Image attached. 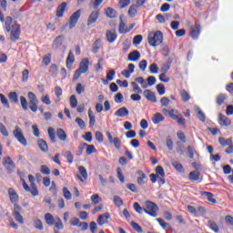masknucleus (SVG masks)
<instances>
[{
    "label": "nucleus",
    "mask_w": 233,
    "mask_h": 233,
    "mask_svg": "<svg viewBox=\"0 0 233 233\" xmlns=\"http://www.w3.org/2000/svg\"><path fill=\"white\" fill-rule=\"evenodd\" d=\"M5 30L6 32H10V39L13 42H15L19 39V36L21 35V25L17 24V22H14V19L12 16H7L5 18Z\"/></svg>",
    "instance_id": "nucleus-1"
},
{
    "label": "nucleus",
    "mask_w": 233,
    "mask_h": 233,
    "mask_svg": "<svg viewBox=\"0 0 233 233\" xmlns=\"http://www.w3.org/2000/svg\"><path fill=\"white\" fill-rule=\"evenodd\" d=\"M27 97L29 99V103L26 100V97L25 96H20V105L23 108V110H28V105L31 112H37V104L39 103V100L37 99V96L34 94V92H28L27 93Z\"/></svg>",
    "instance_id": "nucleus-2"
},
{
    "label": "nucleus",
    "mask_w": 233,
    "mask_h": 233,
    "mask_svg": "<svg viewBox=\"0 0 233 233\" xmlns=\"http://www.w3.org/2000/svg\"><path fill=\"white\" fill-rule=\"evenodd\" d=\"M147 42L150 46H159L163 43V32H150L147 36Z\"/></svg>",
    "instance_id": "nucleus-3"
},
{
    "label": "nucleus",
    "mask_w": 233,
    "mask_h": 233,
    "mask_svg": "<svg viewBox=\"0 0 233 233\" xmlns=\"http://www.w3.org/2000/svg\"><path fill=\"white\" fill-rule=\"evenodd\" d=\"M89 66L90 61L88 58H83L80 62L79 68L75 72L73 79L76 81V79H79V77H81V74H86Z\"/></svg>",
    "instance_id": "nucleus-4"
},
{
    "label": "nucleus",
    "mask_w": 233,
    "mask_h": 233,
    "mask_svg": "<svg viewBox=\"0 0 233 233\" xmlns=\"http://www.w3.org/2000/svg\"><path fill=\"white\" fill-rule=\"evenodd\" d=\"M145 206L147 208H144L145 214L151 216V218H157V210H159V207H157V204L147 200L145 202Z\"/></svg>",
    "instance_id": "nucleus-5"
},
{
    "label": "nucleus",
    "mask_w": 233,
    "mask_h": 233,
    "mask_svg": "<svg viewBox=\"0 0 233 233\" xmlns=\"http://www.w3.org/2000/svg\"><path fill=\"white\" fill-rule=\"evenodd\" d=\"M135 81L141 85V88H148V86H154L156 85V76H150L147 77V82L145 80L143 76H138L135 78Z\"/></svg>",
    "instance_id": "nucleus-6"
},
{
    "label": "nucleus",
    "mask_w": 233,
    "mask_h": 233,
    "mask_svg": "<svg viewBox=\"0 0 233 233\" xmlns=\"http://www.w3.org/2000/svg\"><path fill=\"white\" fill-rule=\"evenodd\" d=\"M65 39L66 37L64 35L56 36L52 43V49L59 50L61 48L63 54H65V52H66V46H63V43H65Z\"/></svg>",
    "instance_id": "nucleus-7"
},
{
    "label": "nucleus",
    "mask_w": 233,
    "mask_h": 233,
    "mask_svg": "<svg viewBox=\"0 0 233 233\" xmlns=\"http://www.w3.org/2000/svg\"><path fill=\"white\" fill-rule=\"evenodd\" d=\"M13 136H15V139L20 143V145H23L24 147H26L28 145V142L26 141V138H25V135H23V130L19 126H15V130L13 131Z\"/></svg>",
    "instance_id": "nucleus-8"
},
{
    "label": "nucleus",
    "mask_w": 233,
    "mask_h": 233,
    "mask_svg": "<svg viewBox=\"0 0 233 233\" xmlns=\"http://www.w3.org/2000/svg\"><path fill=\"white\" fill-rule=\"evenodd\" d=\"M22 186L25 192H30L34 197L39 196V189H37V185L31 184V186L28 187V184H26L25 178H22Z\"/></svg>",
    "instance_id": "nucleus-9"
},
{
    "label": "nucleus",
    "mask_w": 233,
    "mask_h": 233,
    "mask_svg": "<svg viewBox=\"0 0 233 233\" xmlns=\"http://www.w3.org/2000/svg\"><path fill=\"white\" fill-rule=\"evenodd\" d=\"M79 17H81V11L77 10L69 18V28L72 30L79 21Z\"/></svg>",
    "instance_id": "nucleus-10"
},
{
    "label": "nucleus",
    "mask_w": 233,
    "mask_h": 233,
    "mask_svg": "<svg viewBox=\"0 0 233 233\" xmlns=\"http://www.w3.org/2000/svg\"><path fill=\"white\" fill-rule=\"evenodd\" d=\"M76 176L82 183H85V181L88 179V172H86V168L83 166L78 167V173Z\"/></svg>",
    "instance_id": "nucleus-11"
},
{
    "label": "nucleus",
    "mask_w": 233,
    "mask_h": 233,
    "mask_svg": "<svg viewBox=\"0 0 233 233\" xmlns=\"http://www.w3.org/2000/svg\"><path fill=\"white\" fill-rule=\"evenodd\" d=\"M199 34H201V25H199V24H196L195 26L190 28L189 35L192 39H198V37H199Z\"/></svg>",
    "instance_id": "nucleus-12"
},
{
    "label": "nucleus",
    "mask_w": 233,
    "mask_h": 233,
    "mask_svg": "<svg viewBox=\"0 0 233 233\" xmlns=\"http://www.w3.org/2000/svg\"><path fill=\"white\" fill-rule=\"evenodd\" d=\"M144 97H146L147 101H151V103H157L156 94H154V92H152L150 89L144 90Z\"/></svg>",
    "instance_id": "nucleus-13"
},
{
    "label": "nucleus",
    "mask_w": 233,
    "mask_h": 233,
    "mask_svg": "<svg viewBox=\"0 0 233 233\" xmlns=\"http://www.w3.org/2000/svg\"><path fill=\"white\" fill-rule=\"evenodd\" d=\"M106 37L108 43H115L116 39H117V33L114 29L107 30L106 32Z\"/></svg>",
    "instance_id": "nucleus-14"
},
{
    "label": "nucleus",
    "mask_w": 233,
    "mask_h": 233,
    "mask_svg": "<svg viewBox=\"0 0 233 233\" xmlns=\"http://www.w3.org/2000/svg\"><path fill=\"white\" fill-rule=\"evenodd\" d=\"M139 59H141V53L137 50L129 53L127 56V60L132 61L133 63L139 61Z\"/></svg>",
    "instance_id": "nucleus-15"
},
{
    "label": "nucleus",
    "mask_w": 233,
    "mask_h": 233,
    "mask_svg": "<svg viewBox=\"0 0 233 233\" xmlns=\"http://www.w3.org/2000/svg\"><path fill=\"white\" fill-rule=\"evenodd\" d=\"M99 18V13L97 11H93L87 19V26H90L96 23L97 19Z\"/></svg>",
    "instance_id": "nucleus-16"
},
{
    "label": "nucleus",
    "mask_w": 233,
    "mask_h": 233,
    "mask_svg": "<svg viewBox=\"0 0 233 233\" xmlns=\"http://www.w3.org/2000/svg\"><path fill=\"white\" fill-rule=\"evenodd\" d=\"M66 6H67L66 2H63L57 6L56 13V17L60 18V17H63V15H65V10H66Z\"/></svg>",
    "instance_id": "nucleus-17"
},
{
    "label": "nucleus",
    "mask_w": 233,
    "mask_h": 233,
    "mask_svg": "<svg viewBox=\"0 0 233 233\" xmlns=\"http://www.w3.org/2000/svg\"><path fill=\"white\" fill-rule=\"evenodd\" d=\"M218 124L220 127H230V121L228 120V117L223 114L218 115Z\"/></svg>",
    "instance_id": "nucleus-18"
},
{
    "label": "nucleus",
    "mask_w": 233,
    "mask_h": 233,
    "mask_svg": "<svg viewBox=\"0 0 233 233\" xmlns=\"http://www.w3.org/2000/svg\"><path fill=\"white\" fill-rule=\"evenodd\" d=\"M128 114H130V111H128V108L125 106L120 107L115 112V116H116L117 117H127Z\"/></svg>",
    "instance_id": "nucleus-19"
},
{
    "label": "nucleus",
    "mask_w": 233,
    "mask_h": 233,
    "mask_svg": "<svg viewBox=\"0 0 233 233\" xmlns=\"http://www.w3.org/2000/svg\"><path fill=\"white\" fill-rule=\"evenodd\" d=\"M8 194L11 203H17V201L19 200V196L17 195V192H15L14 188L10 187L8 189Z\"/></svg>",
    "instance_id": "nucleus-20"
},
{
    "label": "nucleus",
    "mask_w": 233,
    "mask_h": 233,
    "mask_svg": "<svg viewBox=\"0 0 233 233\" xmlns=\"http://www.w3.org/2000/svg\"><path fill=\"white\" fill-rule=\"evenodd\" d=\"M109 218H110V213L102 214L98 217L97 223L101 227L105 225V223H107Z\"/></svg>",
    "instance_id": "nucleus-21"
},
{
    "label": "nucleus",
    "mask_w": 233,
    "mask_h": 233,
    "mask_svg": "<svg viewBox=\"0 0 233 233\" xmlns=\"http://www.w3.org/2000/svg\"><path fill=\"white\" fill-rule=\"evenodd\" d=\"M37 145L42 152H48V144H46V141H45V139H38Z\"/></svg>",
    "instance_id": "nucleus-22"
},
{
    "label": "nucleus",
    "mask_w": 233,
    "mask_h": 233,
    "mask_svg": "<svg viewBox=\"0 0 233 233\" xmlns=\"http://www.w3.org/2000/svg\"><path fill=\"white\" fill-rule=\"evenodd\" d=\"M152 121H153L154 125L163 123V121H165V116H163V115H161V113H156L152 118Z\"/></svg>",
    "instance_id": "nucleus-23"
},
{
    "label": "nucleus",
    "mask_w": 233,
    "mask_h": 233,
    "mask_svg": "<svg viewBox=\"0 0 233 233\" xmlns=\"http://www.w3.org/2000/svg\"><path fill=\"white\" fill-rule=\"evenodd\" d=\"M201 196H203V198H207L208 201H210L211 203H218V200H216V198H214V195L210 192H207V191H203L201 193Z\"/></svg>",
    "instance_id": "nucleus-24"
},
{
    "label": "nucleus",
    "mask_w": 233,
    "mask_h": 233,
    "mask_svg": "<svg viewBox=\"0 0 233 233\" xmlns=\"http://www.w3.org/2000/svg\"><path fill=\"white\" fill-rule=\"evenodd\" d=\"M74 61H76V58L74 57V53H72V51H69L66 58L67 68H72V65H74Z\"/></svg>",
    "instance_id": "nucleus-25"
},
{
    "label": "nucleus",
    "mask_w": 233,
    "mask_h": 233,
    "mask_svg": "<svg viewBox=\"0 0 233 233\" xmlns=\"http://www.w3.org/2000/svg\"><path fill=\"white\" fill-rule=\"evenodd\" d=\"M137 174H138V176H140L137 179V184L143 185L145 183V179H147V174H145L142 170H137Z\"/></svg>",
    "instance_id": "nucleus-26"
},
{
    "label": "nucleus",
    "mask_w": 233,
    "mask_h": 233,
    "mask_svg": "<svg viewBox=\"0 0 233 233\" xmlns=\"http://www.w3.org/2000/svg\"><path fill=\"white\" fill-rule=\"evenodd\" d=\"M55 95L56 96L55 103H59V101H61V96H63V89L60 86H56L55 87Z\"/></svg>",
    "instance_id": "nucleus-27"
},
{
    "label": "nucleus",
    "mask_w": 233,
    "mask_h": 233,
    "mask_svg": "<svg viewBox=\"0 0 233 233\" xmlns=\"http://www.w3.org/2000/svg\"><path fill=\"white\" fill-rule=\"evenodd\" d=\"M118 32L119 34H128V32H130V29L127 27V25L125 24V22H123V20L120 21Z\"/></svg>",
    "instance_id": "nucleus-28"
},
{
    "label": "nucleus",
    "mask_w": 233,
    "mask_h": 233,
    "mask_svg": "<svg viewBox=\"0 0 233 233\" xmlns=\"http://www.w3.org/2000/svg\"><path fill=\"white\" fill-rule=\"evenodd\" d=\"M45 220H46V223L47 225H49L50 227H52V225H54V221H56V218H54V216L50 213H46L45 216Z\"/></svg>",
    "instance_id": "nucleus-29"
},
{
    "label": "nucleus",
    "mask_w": 233,
    "mask_h": 233,
    "mask_svg": "<svg viewBox=\"0 0 233 233\" xmlns=\"http://www.w3.org/2000/svg\"><path fill=\"white\" fill-rule=\"evenodd\" d=\"M157 221L164 230H170L172 228L170 224L167 223L163 218H157Z\"/></svg>",
    "instance_id": "nucleus-30"
},
{
    "label": "nucleus",
    "mask_w": 233,
    "mask_h": 233,
    "mask_svg": "<svg viewBox=\"0 0 233 233\" xmlns=\"http://www.w3.org/2000/svg\"><path fill=\"white\" fill-rule=\"evenodd\" d=\"M226 100H227V95L223 93H220L216 97L217 105H218V106H221V105H223V103H225Z\"/></svg>",
    "instance_id": "nucleus-31"
},
{
    "label": "nucleus",
    "mask_w": 233,
    "mask_h": 233,
    "mask_svg": "<svg viewBox=\"0 0 233 233\" xmlns=\"http://www.w3.org/2000/svg\"><path fill=\"white\" fill-rule=\"evenodd\" d=\"M8 97L11 103H14L15 105H16V103H19V96H17L16 92H10Z\"/></svg>",
    "instance_id": "nucleus-32"
},
{
    "label": "nucleus",
    "mask_w": 233,
    "mask_h": 233,
    "mask_svg": "<svg viewBox=\"0 0 233 233\" xmlns=\"http://www.w3.org/2000/svg\"><path fill=\"white\" fill-rule=\"evenodd\" d=\"M106 15H107V17H110V19H114L115 17H117V12H116V10L112 7H108L106 10Z\"/></svg>",
    "instance_id": "nucleus-33"
},
{
    "label": "nucleus",
    "mask_w": 233,
    "mask_h": 233,
    "mask_svg": "<svg viewBox=\"0 0 233 233\" xmlns=\"http://www.w3.org/2000/svg\"><path fill=\"white\" fill-rule=\"evenodd\" d=\"M56 136L60 139V141H66V133L63 128H58L56 130Z\"/></svg>",
    "instance_id": "nucleus-34"
},
{
    "label": "nucleus",
    "mask_w": 233,
    "mask_h": 233,
    "mask_svg": "<svg viewBox=\"0 0 233 233\" xmlns=\"http://www.w3.org/2000/svg\"><path fill=\"white\" fill-rule=\"evenodd\" d=\"M88 117H89V127H94L96 125V116L92 109H88Z\"/></svg>",
    "instance_id": "nucleus-35"
},
{
    "label": "nucleus",
    "mask_w": 233,
    "mask_h": 233,
    "mask_svg": "<svg viewBox=\"0 0 233 233\" xmlns=\"http://www.w3.org/2000/svg\"><path fill=\"white\" fill-rule=\"evenodd\" d=\"M218 143L221 147H228V145H232V138L226 139L225 137H219Z\"/></svg>",
    "instance_id": "nucleus-36"
},
{
    "label": "nucleus",
    "mask_w": 233,
    "mask_h": 233,
    "mask_svg": "<svg viewBox=\"0 0 233 233\" xmlns=\"http://www.w3.org/2000/svg\"><path fill=\"white\" fill-rule=\"evenodd\" d=\"M189 181H198L199 180V173L198 171H191L188 175Z\"/></svg>",
    "instance_id": "nucleus-37"
},
{
    "label": "nucleus",
    "mask_w": 233,
    "mask_h": 233,
    "mask_svg": "<svg viewBox=\"0 0 233 233\" xmlns=\"http://www.w3.org/2000/svg\"><path fill=\"white\" fill-rule=\"evenodd\" d=\"M99 48H101V39H96L93 44L92 53L97 54V52H99Z\"/></svg>",
    "instance_id": "nucleus-38"
},
{
    "label": "nucleus",
    "mask_w": 233,
    "mask_h": 233,
    "mask_svg": "<svg viewBox=\"0 0 233 233\" xmlns=\"http://www.w3.org/2000/svg\"><path fill=\"white\" fill-rule=\"evenodd\" d=\"M131 86L133 88V92L135 94H143V89L139 87V85H137V82H131Z\"/></svg>",
    "instance_id": "nucleus-39"
},
{
    "label": "nucleus",
    "mask_w": 233,
    "mask_h": 233,
    "mask_svg": "<svg viewBox=\"0 0 233 233\" xmlns=\"http://www.w3.org/2000/svg\"><path fill=\"white\" fill-rule=\"evenodd\" d=\"M138 6L139 5H130V7L128 9V15H130V17H136V14H137Z\"/></svg>",
    "instance_id": "nucleus-40"
},
{
    "label": "nucleus",
    "mask_w": 233,
    "mask_h": 233,
    "mask_svg": "<svg viewBox=\"0 0 233 233\" xmlns=\"http://www.w3.org/2000/svg\"><path fill=\"white\" fill-rule=\"evenodd\" d=\"M85 147H86V154L87 156H90L91 154H94L95 152H97V150L96 149V147L94 145H86V143L84 144Z\"/></svg>",
    "instance_id": "nucleus-41"
},
{
    "label": "nucleus",
    "mask_w": 233,
    "mask_h": 233,
    "mask_svg": "<svg viewBox=\"0 0 233 233\" xmlns=\"http://www.w3.org/2000/svg\"><path fill=\"white\" fill-rule=\"evenodd\" d=\"M180 96L184 103H187V101L190 100V95L188 94V92H187V90L180 91Z\"/></svg>",
    "instance_id": "nucleus-42"
},
{
    "label": "nucleus",
    "mask_w": 233,
    "mask_h": 233,
    "mask_svg": "<svg viewBox=\"0 0 233 233\" xmlns=\"http://www.w3.org/2000/svg\"><path fill=\"white\" fill-rule=\"evenodd\" d=\"M208 227L210 228V230H213V232H219V227L218 226V224L212 220L208 221Z\"/></svg>",
    "instance_id": "nucleus-43"
},
{
    "label": "nucleus",
    "mask_w": 233,
    "mask_h": 233,
    "mask_svg": "<svg viewBox=\"0 0 233 233\" xmlns=\"http://www.w3.org/2000/svg\"><path fill=\"white\" fill-rule=\"evenodd\" d=\"M0 101L2 103V105H4V106H5V108H10V103L8 102V98H6V96H5V95L0 93Z\"/></svg>",
    "instance_id": "nucleus-44"
},
{
    "label": "nucleus",
    "mask_w": 233,
    "mask_h": 233,
    "mask_svg": "<svg viewBox=\"0 0 233 233\" xmlns=\"http://www.w3.org/2000/svg\"><path fill=\"white\" fill-rule=\"evenodd\" d=\"M34 227L37 230H43V228H45V227L43 226V222L39 218L34 220Z\"/></svg>",
    "instance_id": "nucleus-45"
},
{
    "label": "nucleus",
    "mask_w": 233,
    "mask_h": 233,
    "mask_svg": "<svg viewBox=\"0 0 233 233\" xmlns=\"http://www.w3.org/2000/svg\"><path fill=\"white\" fill-rule=\"evenodd\" d=\"M113 203H115L116 207H123V198H121L119 196H114Z\"/></svg>",
    "instance_id": "nucleus-46"
},
{
    "label": "nucleus",
    "mask_w": 233,
    "mask_h": 233,
    "mask_svg": "<svg viewBox=\"0 0 233 233\" xmlns=\"http://www.w3.org/2000/svg\"><path fill=\"white\" fill-rule=\"evenodd\" d=\"M0 133L2 134V136H4L5 137H8V136L10 135L8 133V129H6V126H5L3 123L0 122Z\"/></svg>",
    "instance_id": "nucleus-47"
},
{
    "label": "nucleus",
    "mask_w": 233,
    "mask_h": 233,
    "mask_svg": "<svg viewBox=\"0 0 233 233\" xmlns=\"http://www.w3.org/2000/svg\"><path fill=\"white\" fill-rule=\"evenodd\" d=\"M47 132H48V136L50 137L51 142L56 143V133H55L54 127H48Z\"/></svg>",
    "instance_id": "nucleus-48"
},
{
    "label": "nucleus",
    "mask_w": 233,
    "mask_h": 233,
    "mask_svg": "<svg viewBox=\"0 0 233 233\" xmlns=\"http://www.w3.org/2000/svg\"><path fill=\"white\" fill-rule=\"evenodd\" d=\"M115 76H116V70L110 69L109 71H107L106 78L107 79V81H114Z\"/></svg>",
    "instance_id": "nucleus-49"
},
{
    "label": "nucleus",
    "mask_w": 233,
    "mask_h": 233,
    "mask_svg": "<svg viewBox=\"0 0 233 233\" xmlns=\"http://www.w3.org/2000/svg\"><path fill=\"white\" fill-rule=\"evenodd\" d=\"M196 112L198 113V119L202 122H205L206 119H207V116H205V113H203V111L201 110V108L199 107H197L196 108Z\"/></svg>",
    "instance_id": "nucleus-50"
},
{
    "label": "nucleus",
    "mask_w": 233,
    "mask_h": 233,
    "mask_svg": "<svg viewBox=\"0 0 233 233\" xmlns=\"http://www.w3.org/2000/svg\"><path fill=\"white\" fill-rule=\"evenodd\" d=\"M54 225L56 228H58L59 230H63V228H65V226L63 225V221L61 220L60 218H56V222H54Z\"/></svg>",
    "instance_id": "nucleus-51"
},
{
    "label": "nucleus",
    "mask_w": 233,
    "mask_h": 233,
    "mask_svg": "<svg viewBox=\"0 0 233 233\" xmlns=\"http://www.w3.org/2000/svg\"><path fill=\"white\" fill-rule=\"evenodd\" d=\"M71 108H76L77 106V97L76 95H72L69 99Z\"/></svg>",
    "instance_id": "nucleus-52"
},
{
    "label": "nucleus",
    "mask_w": 233,
    "mask_h": 233,
    "mask_svg": "<svg viewBox=\"0 0 233 233\" xmlns=\"http://www.w3.org/2000/svg\"><path fill=\"white\" fill-rule=\"evenodd\" d=\"M49 72L51 74V76H53V77H56V76H57V66L56 64H52L49 67Z\"/></svg>",
    "instance_id": "nucleus-53"
},
{
    "label": "nucleus",
    "mask_w": 233,
    "mask_h": 233,
    "mask_svg": "<svg viewBox=\"0 0 233 233\" xmlns=\"http://www.w3.org/2000/svg\"><path fill=\"white\" fill-rule=\"evenodd\" d=\"M157 91L158 92L159 96H165V92H167V89L165 88V85L158 84L157 86Z\"/></svg>",
    "instance_id": "nucleus-54"
},
{
    "label": "nucleus",
    "mask_w": 233,
    "mask_h": 233,
    "mask_svg": "<svg viewBox=\"0 0 233 233\" xmlns=\"http://www.w3.org/2000/svg\"><path fill=\"white\" fill-rule=\"evenodd\" d=\"M133 208L137 212V214H143V212H145V208H141V206L137 202H135L133 204Z\"/></svg>",
    "instance_id": "nucleus-55"
},
{
    "label": "nucleus",
    "mask_w": 233,
    "mask_h": 233,
    "mask_svg": "<svg viewBox=\"0 0 233 233\" xmlns=\"http://www.w3.org/2000/svg\"><path fill=\"white\" fill-rule=\"evenodd\" d=\"M4 165H9L12 168H15V164L10 157L4 158Z\"/></svg>",
    "instance_id": "nucleus-56"
},
{
    "label": "nucleus",
    "mask_w": 233,
    "mask_h": 233,
    "mask_svg": "<svg viewBox=\"0 0 233 233\" xmlns=\"http://www.w3.org/2000/svg\"><path fill=\"white\" fill-rule=\"evenodd\" d=\"M116 176L120 182L125 183V176L123 175L121 167L116 168Z\"/></svg>",
    "instance_id": "nucleus-57"
},
{
    "label": "nucleus",
    "mask_w": 233,
    "mask_h": 233,
    "mask_svg": "<svg viewBox=\"0 0 233 233\" xmlns=\"http://www.w3.org/2000/svg\"><path fill=\"white\" fill-rule=\"evenodd\" d=\"M172 65V60L170 58L167 59V62L162 66L163 72L167 73L170 70V66Z\"/></svg>",
    "instance_id": "nucleus-58"
},
{
    "label": "nucleus",
    "mask_w": 233,
    "mask_h": 233,
    "mask_svg": "<svg viewBox=\"0 0 233 233\" xmlns=\"http://www.w3.org/2000/svg\"><path fill=\"white\" fill-rule=\"evenodd\" d=\"M75 121L78 125L79 128H81V130H85L86 124L83 121L82 118L76 117Z\"/></svg>",
    "instance_id": "nucleus-59"
},
{
    "label": "nucleus",
    "mask_w": 233,
    "mask_h": 233,
    "mask_svg": "<svg viewBox=\"0 0 233 233\" xmlns=\"http://www.w3.org/2000/svg\"><path fill=\"white\" fill-rule=\"evenodd\" d=\"M150 74H157L159 72V68L157 67V64L154 63L149 66Z\"/></svg>",
    "instance_id": "nucleus-60"
},
{
    "label": "nucleus",
    "mask_w": 233,
    "mask_h": 233,
    "mask_svg": "<svg viewBox=\"0 0 233 233\" xmlns=\"http://www.w3.org/2000/svg\"><path fill=\"white\" fill-rule=\"evenodd\" d=\"M141 41H143V35H135L134 38H133V45H141Z\"/></svg>",
    "instance_id": "nucleus-61"
},
{
    "label": "nucleus",
    "mask_w": 233,
    "mask_h": 233,
    "mask_svg": "<svg viewBox=\"0 0 233 233\" xmlns=\"http://www.w3.org/2000/svg\"><path fill=\"white\" fill-rule=\"evenodd\" d=\"M156 173L157 174V176L165 177V169H163V167L157 166L156 167Z\"/></svg>",
    "instance_id": "nucleus-62"
},
{
    "label": "nucleus",
    "mask_w": 233,
    "mask_h": 233,
    "mask_svg": "<svg viewBox=\"0 0 233 233\" xmlns=\"http://www.w3.org/2000/svg\"><path fill=\"white\" fill-rule=\"evenodd\" d=\"M63 194L64 198H66L67 200L72 199V193L70 192V190H68L67 187L63 188Z\"/></svg>",
    "instance_id": "nucleus-63"
},
{
    "label": "nucleus",
    "mask_w": 233,
    "mask_h": 233,
    "mask_svg": "<svg viewBox=\"0 0 233 233\" xmlns=\"http://www.w3.org/2000/svg\"><path fill=\"white\" fill-rule=\"evenodd\" d=\"M187 153L189 159H194V154L196 153V149L192 146L187 147Z\"/></svg>",
    "instance_id": "nucleus-64"
}]
</instances>
